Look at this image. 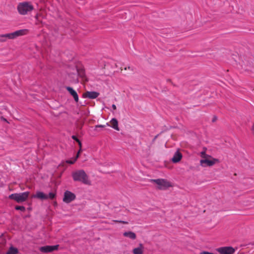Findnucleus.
I'll use <instances>...</instances> for the list:
<instances>
[{
  "label": "nucleus",
  "mask_w": 254,
  "mask_h": 254,
  "mask_svg": "<svg viewBox=\"0 0 254 254\" xmlns=\"http://www.w3.org/2000/svg\"><path fill=\"white\" fill-rule=\"evenodd\" d=\"M6 40L7 39H13L15 38L14 33H10L4 34V36Z\"/></svg>",
  "instance_id": "obj_20"
},
{
  "label": "nucleus",
  "mask_w": 254,
  "mask_h": 254,
  "mask_svg": "<svg viewBox=\"0 0 254 254\" xmlns=\"http://www.w3.org/2000/svg\"><path fill=\"white\" fill-rule=\"evenodd\" d=\"M72 138L74 140H75L76 142H77L78 143V144L80 146V147H81V142L79 141V140L76 137V136L75 135H72Z\"/></svg>",
  "instance_id": "obj_24"
},
{
  "label": "nucleus",
  "mask_w": 254,
  "mask_h": 254,
  "mask_svg": "<svg viewBox=\"0 0 254 254\" xmlns=\"http://www.w3.org/2000/svg\"><path fill=\"white\" fill-rule=\"evenodd\" d=\"M216 251L220 254H233L235 250L232 247H224L217 248Z\"/></svg>",
  "instance_id": "obj_6"
},
{
  "label": "nucleus",
  "mask_w": 254,
  "mask_h": 254,
  "mask_svg": "<svg viewBox=\"0 0 254 254\" xmlns=\"http://www.w3.org/2000/svg\"><path fill=\"white\" fill-rule=\"evenodd\" d=\"M105 127V126H103V125H99V126H96L95 127V129H97V128L98 127Z\"/></svg>",
  "instance_id": "obj_29"
},
{
  "label": "nucleus",
  "mask_w": 254,
  "mask_h": 254,
  "mask_svg": "<svg viewBox=\"0 0 254 254\" xmlns=\"http://www.w3.org/2000/svg\"><path fill=\"white\" fill-rule=\"evenodd\" d=\"M124 68H125V70H127V69H130V70H131V71H132V70H133V68H132V67H130V66H128L127 67H125Z\"/></svg>",
  "instance_id": "obj_30"
},
{
  "label": "nucleus",
  "mask_w": 254,
  "mask_h": 254,
  "mask_svg": "<svg viewBox=\"0 0 254 254\" xmlns=\"http://www.w3.org/2000/svg\"><path fill=\"white\" fill-rule=\"evenodd\" d=\"M79 153V151L78 152L76 157L74 158L73 160H68L66 161L67 163L72 164H73L76 160L77 158L78 157V154Z\"/></svg>",
  "instance_id": "obj_22"
},
{
  "label": "nucleus",
  "mask_w": 254,
  "mask_h": 254,
  "mask_svg": "<svg viewBox=\"0 0 254 254\" xmlns=\"http://www.w3.org/2000/svg\"><path fill=\"white\" fill-rule=\"evenodd\" d=\"M252 131L253 132V133L254 134V125L252 127Z\"/></svg>",
  "instance_id": "obj_32"
},
{
  "label": "nucleus",
  "mask_w": 254,
  "mask_h": 254,
  "mask_svg": "<svg viewBox=\"0 0 254 254\" xmlns=\"http://www.w3.org/2000/svg\"><path fill=\"white\" fill-rule=\"evenodd\" d=\"M18 253V250L17 249L14 248L13 247H11L7 252L6 254H17Z\"/></svg>",
  "instance_id": "obj_19"
},
{
  "label": "nucleus",
  "mask_w": 254,
  "mask_h": 254,
  "mask_svg": "<svg viewBox=\"0 0 254 254\" xmlns=\"http://www.w3.org/2000/svg\"><path fill=\"white\" fill-rule=\"evenodd\" d=\"M66 89L69 92L70 95L73 97L74 100L76 102H77L78 101V96L76 92L70 87H66Z\"/></svg>",
  "instance_id": "obj_12"
},
{
  "label": "nucleus",
  "mask_w": 254,
  "mask_h": 254,
  "mask_svg": "<svg viewBox=\"0 0 254 254\" xmlns=\"http://www.w3.org/2000/svg\"><path fill=\"white\" fill-rule=\"evenodd\" d=\"M123 235L124 236L128 237L131 240H135L136 238V234L131 231L125 232L123 233Z\"/></svg>",
  "instance_id": "obj_16"
},
{
  "label": "nucleus",
  "mask_w": 254,
  "mask_h": 254,
  "mask_svg": "<svg viewBox=\"0 0 254 254\" xmlns=\"http://www.w3.org/2000/svg\"><path fill=\"white\" fill-rule=\"evenodd\" d=\"M114 64L115 66L114 67L112 66V68H114V72H119L120 71L123 70V65L121 63L119 62H115Z\"/></svg>",
  "instance_id": "obj_15"
},
{
  "label": "nucleus",
  "mask_w": 254,
  "mask_h": 254,
  "mask_svg": "<svg viewBox=\"0 0 254 254\" xmlns=\"http://www.w3.org/2000/svg\"><path fill=\"white\" fill-rule=\"evenodd\" d=\"M144 247L142 244H139V246L133 249V254H142L143 253Z\"/></svg>",
  "instance_id": "obj_14"
},
{
  "label": "nucleus",
  "mask_w": 254,
  "mask_h": 254,
  "mask_svg": "<svg viewBox=\"0 0 254 254\" xmlns=\"http://www.w3.org/2000/svg\"><path fill=\"white\" fill-rule=\"evenodd\" d=\"M33 198H37L41 199H47L48 196L41 191H37L36 193L32 196Z\"/></svg>",
  "instance_id": "obj_13"
},
{
  "label": "nucleus",
  "mask_w": 254,
  "mask_h": 254,
  "mask_svg": "<svg viewBox=\"0 0 254 254\" xmlns=\"http://www.w3.org/2000/svg\"><path fill=\"white\" fill-rule=\"evenodd\" d=\"M58 245L56 246H46L42 247L40 248V250L42 252L48 253L51 252L58 249Z\"/></svg>",
  "instance_id": "obj_8"
},
{
  "label": "nucleus",
  "mask_w": 254,
  "mask_h": 254,
  "mask_svg": "<svg viewBox=\"0 0 254 254\" xmlns=\"http://www.w3.org/2000/svg\"><path fill=\"white\" fill-rule=\"evenodd\" d=\"M47 195L48 196V198L53 199L56 196V193L52 192H50Z\"/></svg>",
  "instance_id": "obj_25"
},
{
  "label": "nucleus",
  "mask_w": 254,
  "mask_h": 254,
  "mask_svg": "<svg viewBox=\"0 0 254 254\" xmlns=\"http://www.w3.org/2000/svg\"><path fill=\"white\" fill-rule=\"evenodd\" d=\"M29 195L28 191H26L19 193H13L9 195V198L13 199L17 202H22L25 201Z\"/></svg>",
  "instance_id": "obj_3"
},
{
  "label": "nucleus",
  "mask_w": 254,
  "mask_h": 254,
  "mask_svg": "<svg viewBox=\"0 0 254 254\" xmlns=\"http://www.w3.org/2000/svg\"><path fill=\"white\" fill-rule=\"evenodd\" d=\"M114 222H119L117 220H114L113 221ZM120 223H123V224H127V222H126V221H119Z\"/></svg>",
  "instance_id": "obj_28"
},
{
  "label": "nucleus",
  "mask_w": 254,
  "mask_h": 254,
  "mask_svg": "<svg viewBox=\"0 0 254 254\" xmlns=\"http://www.w3.org/2000/svg\"><path fill=\"white\" fill-rule=\"evenodd\" d=\"M200 254H214L208 252L203 251V252H201L200 253Z\"/></svg>",
  "instance_id": "obj_27"
},
{
  "label": "nucleus",
  "mask_w": 254,
  "mask_h": 254,
  "mask_svg": "<svg viewBox=\"0 0 254 254\" xmlns=\"http://www.w3.org/2000/svg\"><path fill=\"white\" fill-rule=\"evenodd\" d=\"M211 159L209 158L202 159L200 160V165L203 167L207 166L210 167L214 165L216 162L218 161V159L211 158Z\"/></svg>",
  "instance_id": "obj_5"
},
{
  "label": "nucleus",
  "mask_w": 254,
  "mask_h": 254,
  "mask_svg": "<svg viewBox=\"0 0 254 254\" xmlns=\"http://www.w3.org/2000/svg\"><path fill=\"white\" fill-rule=\"evenodd\" d=\"M75 198V194L68 190H66L64 193V197L63 201L66 203H69L73 201Z\"/></svg>",
  "instance_id": "obj_7"
},
{
  "label": "nucleus",
  "mask_w": 254,
  "mask_h": 254,
  "mask_svg": "<svg viewBox=\"0 0 254 254\" xmlns=\"http://www.w3.org/2000/svg\"><path fill=\"white\" fill-rule=\"evenodd\" d=\"M4 36V34L0 35V42H5L6 41L5 38Z\"/></svg>",
  "instance_id": "obj_26"
},
{
  "label": "nucleus",
  "mask_w": 254,
  "mask_h": 254,
  "mask_svg": "<svg viewBox=\"0 0 254 254\" xmlns=\"http://www.w3.org/2000/svg\"><path fill=\"white\" fill-rule=\"evenodd\" d=\"M15 209L24 211L25 210V208L23 206H16L15 207Z\"/></svg>",
  "instance_id": "obj_23"
},
{
  "label": "nucleus",
  "mask_w": 254,
  "mask_h": 254,
  "mask_svg": "<svg viewBox=\"0 0 254 254\" xmlns=\"http://www.w3.org/2000/svg\"><path fill=\"white\" fill-rule=\"evenodd\" d=\"M158 185V188L160 190H166L172 186L170 182L165 179L152 180Z\"/></svg>",
  "instance_id": "obj_4"
},
{
  "label": "nucleus",
  "mask_w": 254,
  "mask_h": 254,
  "mask_svg": "<svg viewBox=\"0 0 254 254\" xmlns=\"http://www.w3.org/2000/svg\"><path fill=\"white\" fill-rule=\"evenodd\" d=\"M112 128H114L118 131L120 130L119 127H118V122L117 120L115 118H112Z\"/></svg>",
  "instance_id": "obj_18"
},
{
  "label": "nucleus",
  "mask_w": 254,
  "mask_h": 254,
  "mask_svg": "<svg viewBox=\"0 0 254 254\" xmlns=\"http://www.w3.org/2000/svg\"><path fill=\"white\" fill-rule=\"evenodd\" d=\"M29 30L27 29H23L14 31V35L15 38L21 36L26 35L28 33Z\"/></svg>",
  "instance_id": "obj_9"
},
{
  "label": "nucleus",
  "mask_w": 254,
  "mask_h": 254,
  "mask_svg": "<svg viewBox=\"0 0 254 254\" xmlns=\"http://www.w3.org/2000/svg\"><path fill=\"white\" fill-rule=\"evenodd\" d=\"M206 148H203V150L200 152L199 155L202 158V159L204 158H211L212 157L210 155H209L206 154Z\"/></svg>",
  "instance_id": "obj_17"
},
{
  "label": "nucleus",
  "mask_w": 254,
  "mask_h": 254,
  "mask_svg": "<svg viewBox=\"0 0 254 254\" xmlns=\"http://www.w3.org/2000/svg\"><path fill=\"white\" fill-rule=\"evenodd\" d=\"M99 94L95 91H87L84 94V97L90 99H95L98 96Z\"/></svg>",
  "instance_id": "obj_10"
},
{
  "label": "nucleus",
  "mask_w": 254,
  "mask_h": 254,
  "mask_svg": "<svg viewBox=\"0 0 254 254\" xmlns=\"http://www.w3.org/2000/svg\"><path fill=\"white\" fill-rule=\"evenodd\" d=\"M112 109H113V110L116 109V106L114 104H112Z\"/></svg>",
  "instance_id": "obj_31"
},
{
  "label": "nucleus",
  "mask_w": 254,
  "mask_h": 254,
  "mask_svg": "<svg viewBox=\"0 0 254 254\" xmlns=\"http://www.w3.org/2000/svg\"><path fill=\"white\" fill-rule=\"evenodd\" d=\"M35 18H36L37 20L38 19V14H37V15H36V16H35Z\"/></svg>",
  "instance_id": "obj_33"
},
{
  "label": "nucleus",
  "mask_w": 254,
  "mask_h": 254,
  "mask_svg": "<svg viewBox=\"0 0 254 254\" xmlns=\"http://www.w3.org/2000/svg\"><path fill=\"white\" fill-rule=\"evenodd\" d=\"M77 71L79 76L81 77H84L85 76V71L82 68L77 69Z\"/></svg>",
  "instance_id": "obj_21"
},
{
  "label": "nucleus",
  "mask_w": 254,
  "mask_h": 254,
  "mask_svg": "<svg viewBox=\"0 0 254 254\" xmlns=\"http://www.w3.org/2000/svg\"><path fill=\"white\" fill-rule=\"evenodd\" d=\"M17 9L20 14L24 15L31 12L34 9V6L30 2L25 1L19 3Z\"/></svg>",
  "instance_id": "obj_1"
},
{
  "label": "nucleus",
  "mask_w": 254,
  "mask_h": 254,
  "mask_svg": "<svg viewBox=\"0 0 254 254\" xmlns=\"http://www.w3.org/2000/svg\"><path fill=\"white\" fill-rule=\"evenodd\" d=\"M72 177L75 181H80L85 184H89L87 175L83 170H79L72 173Z\"/></svg>",
  "instance_id": "obj_2"
},
{
  "label": "nucleus",
  "mask_w": 254,
  "mask_h": 254,
  "mask_svg": "<svg viewBox=\"0 0 254 254\" xmlns=\"http://www.w3.org/2000/svg\"><path fill=\"white\" fill-rule=\"evenodd\" d=\"M182 158V154L181 152L178 151L175 153L173 158H172V161L174 163H176L179 162Z\"/></svg>",
  "instance_id": "obj_11"
}]
</instances>
